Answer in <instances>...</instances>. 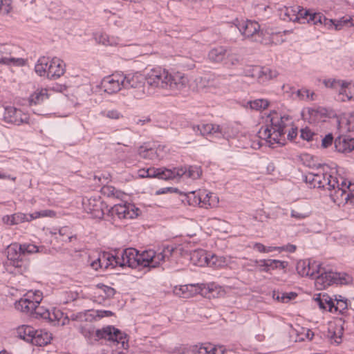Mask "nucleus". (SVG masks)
<instances>
[{
  "label": "nucleus",
  "instance_id": "1",
  "mask_svg": "<svg viewBox=\"0 0 354 354\" xmlns=\"http://www.w3.org/2000/svg\"><path fill=\"white\" fill-rule=\"evenodd\" d=\"M122 87L131 89L135 98L142 99L149 94V86L165 91V95L176 96L186 88L187 77L175 68H153L147 77L139 73L123 74Z\"/></svg>",
  "mask_w": 354,
  "mask_h": 354
},
{
  "label": "nucleus",
  "instance_id": "2",
  "mask_svg": "<svg viewBox=\"0 0 354 354\" xmlns=\"http://www.w3.org/2000/svg\"><path fill=\"white\" fill-rule=\"evenodd\" d=\"M267 124L259 131V138L265 139L270 145H284L286 128L291 123V118L273 111L268 115Z\"/></svg>",
  "mask_w": 354,
  "mask_h": 354
},
{
  "label": "nucleus",
  "instance_id": "3",
  "mask_svg": "<svg viewBox=\"0 0 354 354\" xmlns=\"http://www.w3.org/2000/svg\"><path fill=\"white\" fill-rule=\"evenodd\" d=\"M340 177L342 176L337 174L333 175L330 168L328 165H319L314 171L305 176L304 180L310 188H322L331 193L339 186Z\"/></svg>",
  "mask_w": 354,
  "mask_h": 354
},
{
  "label": "nucleus",
  "instance_id": "4",
  "mask_svg": "<svg viewBox=\"0 0 354 354\" xmlns=\"http://www.w3.org/2000/svg\"><path fill=\"white\" fill-rule=\"evenodd\" d=\"M42 300V293L39 291H30L24 295L15 303V308L33 318L48 320L50 311L45 307L40 306Z\"/></svg>",
  "mask_w": 354,
  "mask_h": 354
},
{
  "label": "nucleus",
  "instance_id": "5",
  "mask_svg": "<svg viewBox=\"0 0 354 354\" xmlns=\"http://www.w3.org/2000/svg\"><path fill=\"white\" fill-rule=\"evenodd\" d=\"M149 178L171 180L177 178L198 179L201 175V169L197 166H180L167 169L165 167L149 169Z\"/></svg>",
  "mask_w": 354,
  "mask_h": 354
},
{
  "label": "nucleus",
  "instance_id": "6",
  "mask_svg": "<svg viewBox=\"0 0 354 354\" xmlns=\"http://www.w3.org/2000/svg\"><path fill=\"white\" fill-rule=\"evenodd\" d=\"M174 251V248L170 245L165 246L161 250L157 252L149 250L139 253L138 251V260H139L140 266L158 267L161 263L169 261Z\"/></svg>",
  "mask_w": 354,
  "mask_h": 354
},
{
  "label": "nucleus",
  "instance_id": "7",
  "mask_svg": "<svg viewBox=\"0 0 354 354\" xmlns=\"http://www.w3.org/2000/svg\"><path fill=\"white\" fill-rule=\"evenodd\" d=\"M19 244H10L7 248L6 270L14 274H24L29 268V263L23 259Z\"/></svg>",
  "mask_w": 354,
  "mask_h": 354
},
{
  "label": "nucleus",
  "instance_id": "8",
  "mask_svg": "<svg viewBox=\"0 0 354 354\" xmlns=\"http://www.w3.org/2000/svg\"><path fill=\"white\" fill-rule=\"evenodd\" d=\"M351 281V277L345 272L322 270L320 274L316 277L315 285L319 289H325L333 284L346 285Z\"/></svg>",
  "mask_w": 354,
  "mask_h": 354
},
{
  "label": "nucleus",
  "instance_id": "9",
  "mask_svg": "<svg viewBox=\"0 0 354 354\" xmlns=\"http://www.w3.org/2000/svg\"><path fill=\"white\" fill-rule=\"evenodd\" d=\"M107 259L113 267L119 266L137 268L140 266L139 260H138V250L132 248L124 249L115 256L109 255Z\"/></svg>",
  "mask_w": 354,
  "mask_h": 354
},
{
  "label": "nucleus",
  "instance_id": "10",
  "mask_svg": "<svg viewBox=\"0 0 354 354\" xmlns=\"http://www.w3.org/2000/svg\"><path fill=\"white\" fill-rule=\"evenodd\" d=\"M235 26L245 38H251L256 42H263V31L260 30V25L257 21L250 20L240 21L236 19Z\"/></svg>",
  "mask_w": 354,
  "mask_h": 354
},
{
  "label": "nucleus",
  "instance_id": "11",
  "mask_svg": "<svg viewBox=\"0 0 354 354\" xmlns=\"http://www.w3.org/2000/svg\"><path fill=\"white\" fill-rule=\"evenodd\" d=\"M340 180L339 186L333 192L329 194L330 197L335 203L338 205L349 203L354 205V194L347 192L352 185L351 183L349 181L347 183V180L344 177H340Z\"/></svg>",
  "mask_w": 354,
  "mask_h": 354
},
{
  "label": "nucleus",
  "instance_id": "12",
  "mask_svg": "<svg viewBox=\"0 0 354 354\" xmlns=\"http://www.w3.org/2000/svg\"><path fill=\"white\" fill-rule=\"evenodd\" d=\"M96 336L100 339H107L117 344H121L124 348L127 344V335L113 326H107L96 330Z\"/></svg>",
  "mask_w": 354,
  "mask_h": 354
},
{
  "label": "nucleus",
  "instance_id": "13",
  "mask_svg": "<svg viewBox=\"0 0 354 354\" xmlns=\"http://www.w3.org/2000/svg\"><path fill=\"white\" fill-rule=\"evenodd\" d=\"M3 120L7 123L19 126L22 124H30V117L27 113L14 106L5 109Z\"/></svg>",
  "mask_w": 354,
  "mask_h": 354
},
{
  "label": "nucleus",
  "instance_id": "14",
  "mask_svg": "<svg viewBox=\"0 0 354 354\" xmlns=\"http://www.w3.org/2000/svg\"><path fill=\"white\" fill-rule=\"evenodd\" d=\"M205 287L203 283H189L176 286L173 289V292L178 297L189 298L198 294L203 295Z\"/></svg>",
  "mask_w": 354,
  "mask_h": 354
},
{
  "label": "nucleus",
  "instance_id": "15",
  "mask_svg": "<svg viewBox=\"0 0 354 354\" xmlns=\"http://www.w3.org/2000/svg\"><path fill=\"white\" fill-rule=\"evenodd\" d=\"M139 211L132 203L116 204L111 209L112 214L117 215L119 218H136Z\"/></svg>",
  "mask_w": 354,
  "mask_h": 354
},
{
  "label": "nucleus",
  "instance_id": "16",
  "mask_svg": "<svg viewBox=\"0 0 354 354\" xmlns=\"http://www.w3.org/2000/svg\"><path fill=\"white\" fill-rule=\"evenodd\" d=\"M123 73L112 74L102 81L104 91L109 94L115 93L122 87Z\"/></svg>",
  "mask_w": 354,
  "mask_h": 354
},
{
  "label": "nucleus",
  "instance_id": "17",
  "mask_svg": "<svg viewBox=\"0 0 354 354\" xmlns=\"http://www.w3.org/2000/svg\"><path fill=\"white\" fill-rule=\"evenodd\" d=\"M192 128L196 135L203 136L212 134L215 135L216 137H221L225 134L222 127L214 124H194Z\"/></svg>",
  "mask_w": 354,
  "mask_h": 354
},
{
  "label": "nucleus",
  "instance_id": "18",
  "mask_svg": "<svg viewBox=\"0 0 354 354\" xmlns=\"http://www.w3.org/2000/svg\"><path fill=\"white\" fill-rule=\"evenodd\" d=\"M278 74L276 68H252L247 75L256 78L260 83H265L276 77Z\"/></svg>",
  "mask_w": 354,
  "mask_h": 354
},
{
  "label": "nucleus",
  "instance_id": "19",
  "mask_svg": "<svg viewBox=\"0 0 354 354\" xmlns=\"http://www.w3.org/2000/svg\"><path fill=\"white\" fill-rule=\"evenodd\" d=\"M83 205L85 210L93 216L102 218L104 216L103 204L100 198H90L83 201Z\"/></svg>",
  "mask_w": 354,
  "mask_h": 354
},
{
  "label": "nucleus",
  "instance_id": "20",
  "mask_svg": "<svg viewBox=\"0 0 354 354\" xmlns=\"http://www.w3.org/2000/svg\"><path fill=\"white\" fill-rule=\"evenodd\" d=\"M343 331L344 328L341 322L331 323L329 324L326 337L331 344L338 345L342 341Z\"/></svg>",
  "mask_w": 354,
  "mask_h": 354
},
{
  "label": "nucleus",
  "instance_id": "21",
  "mask_svg": "<svg viewBox=\"0 0 354 354\" xmlns=\"http://www.w3.org/2000/svg\"><path fill=\"white\" fill-rule=\"evenodd\" d=\"M335 148L340 153L354 151V138L348 136H339L334 141Z\"/></svg>",
  "mask_w": 354,
  "mask_h": 354
},
{
  "label": "nucleus",
  "instance_id": "22",
  "mask_svg": "<svg viewBox=\"0 0 354 354\" xmlns=\"http://www.w3.org/2000/svg\"><path fill=\"white\" fill-rule=\"evenodd\" d=\"M344 85L339 89L338 100L348 102L354 100V82L344 81Z\"/></svg>",
  "mask_w": 354,
  "mask_h": 354
},
{
  "label": "nucleus",
  "instance_id": "23",
  "mask_svg": "<svg viewBox=\"0 0 354 354\" xmlns=\"http://www.w3.org/2000/svg\"><path fill=\"white\" fill-rule=\"evenodd\" d=\"M31 344L37 346H44L52 340V334L45 330H36Z\"/></svg>",
  "mask_w": 354,
  "mask_h": 354
},
{
  "label": "nucleus",
  "instance_id": "24",
  "mask_svg": "<svg viewBox=\"0 0 354 354\" xmlns=\"http://www.w3.org/2000/svg\"><path fill=\"white\" fill-rule=\"evenodd\" d=\"M193 354H223L221 347H216L210 344L195 345L192 348Z\"/></svg>",
  "mask_w": 354,
  "mask_h": 354
},
{
  "label": "nucleus",
  "instance_id": "25",
  "mask_svg": "<svg viewBox=\"0 0 354 354\" xmlns=\"http://www.w3.org/2000/svg\"><path fill=\"white\" fill-rule=\"evenodd\" d=\"M298 12H299V6L284 7L279 10V15L284 21H296L298 19L297 17Z\"/></svg>",
  "mask_w": 354,
  "mask_h": 354
},
{
  "label": "nucleus",
  "instance_id": "26",
  "mask_svg": "<svg viewBox=\"0 0 354 354\" xmlns=\"http://www.w3.org/2000/svg\"><path fill=\"white\" fill-rule=\"evenodd\" d=\"M35 329L29 325H22L17 328V336L27 342H30L32 340Z\"/></svg>",
  "mask_w": 354,
  "mask_h": 354
},
{
  "label": "nucleus",
  "instance_id": "27",
  "mask_svg": "<svg viewBox=\"0 0 354 354\" xmlns=\"http://www.w3.org/2000/svg\"><path fill=\"white\" fill-rule=\"evenodd\" d=\"M315 301L319 305V308L323 310H328L330 312H333V307H335V301L330 297L329 295H319L316 299Z\"/></svg>",
  "mask_w": 354,
  "mask_h": 354
},
{
  "label": "nucleus",
  "instance_id": "28",
  "mask_svg": "<svg viewBox=\"0 0 354 354\" xmlns=\"http://www.w3.org/2000/svg\"><path fill=\"white\" fill-rule=\"evenodd\" d=\"M62 65L66 66L64 61L57 57L50 58L44 56L38 59L35 66H62Z\"/></svg>",
  "mask_w": 354,
  "mask_h": 354
},
{
  "label": "nucleus",
  "instance_id": "29",
  "mask_svg": "<svg viewBox=\"0 0 354 354\" xmlns=\"http://www.w3.org/2000/svg\"><path fill=\"white\" fill-rule=\"evenodd\" d=\"M27 214L21 212H17L12 215H6L3 217V221L10 225L27 222Z\"/></svg>",
  "mask_w": 354,
  "mask_h": 354
},
{
  "label": "nucleus",
  "instance_id": "30",
  "mask_svg": "<svg viewBox=\"0 0 354 354\" xmlns=\"http://www.w3.org/2000/svg\"><path fill=\"white\" fill-rule=\"evenodd\" d=\"M78 297L79 294L76 291L64 290L58 294L57 301L59 304H66L71 301L76 300Z\"/></svg>",
  "mask_w": 354,
  "mask_h": 354
},
{
  "label": "nucleus",
  "instance_id": "31",
  "mask_svg": "<svg viewBox=\"0 0 354 354\" xmlns=\"http://www.w3.org/2000/svg\"><path fill=\"white\" fill-rule=\"evenodd\" d=\"M209 253L203 250H195L191 254V261L198 266H204L208 261Z\"/></svg>",
  "mask_w": 354,
  "mask_h": 354
},
{
  "label": "nucleus",
  "instance_id": "32",
  "mask_svg": "<svg viewBox=\"0 0 354 354\" xmlns=\"http://www.w3.org/2000/svg\"><path fill=\"white\" fill-rule=\"evenodd\" d=\"M138 153L140 157L145 159L154 160L161 159L163 158V155L159 154L157 151H155L152 148H147L144 146H141L138 149Z\"/></svg>",
  "mask_w": 354,
  "mask_h": 354
},
{
  "label": "nucleus",
  "instance_id": "33",
  "mask_svg": "<svg viewBox=\"0 0 354 354\" xmlns=\"http://www.w3.org/2000/svg\"><path fill=\"white\" fill-rule=\"evenodd\" d=\"M226 53V49L223 46H218L212 48L208 54L209 59L214 62H222Z\"/></svg>",
  "mask_w": 354,
  "mask_h": 354
},
{
  "label": "nucleus",
  "instance_id": "34",
  "mask_svg": "<svg viewBox=\"0 0 354 354\" xmlns=\"http://www.w3.org/2000/svg\"><path fill=\"white\" fill-rule=\"evenodd\" d=\"M267 268H261V272H269L275 269H284L288 265L287 261L277 259H267Z\"/></svg>",
  "mask_w": 354,
  "mask_h": 354
},
{
  "label": "nucleus",
  "instance_id": "35",
  "mask_svg": "<svg viewBox=\"0 0 354 354\" xmlns=\"http://www.w3.org/2000/svg\"><path fill=\"white\" fill-rule=\"evenodd\" d=\"M333 22V19H328L320 12H314L311 10L310 15L308 18V23L314 25L324 24L328 26L329 23Z\"/></svg>",
  "mask_w": 354,
  "mask_h": 354
},
{
  "label": "nucleus",
  "instance_id": "36",
  "mask_svg": "<svg viewBox=\"0 0 354 354\" xmlns=\"http://www.w3.org/2000/svg\"><path fill=\"white\" fill-rule=\"evenodd\" d=\"M27 60L22 58H15L11 56L3 57L0 55V64L7 66H23L27 64Z\"/></svg>",
  "mask_w": 354,
  "mask_h": 354
},
{
  "label": "nucleus",
  "instance_id": "37",
  "mask_svg": "<svg viewBox=\"0 0 354 354\" xmlns=\"http://www.w3.org/2000/svg\"><path fill=\"white\" fill-rule=\"evenodd\" d=\"M333 26L337 30H341L343 26H354V19L349 16H344L338 20L333 19V22L328 24V26Z\"/></svg>",
  "mask_w": 354,
  "mask_h": 354
},
{
  "label": "nucleus",
  "instance_id": "38",
  "mask_svg": "<svg viewBox=\"0 0 354 354\" xmlns=\"http://www.w3.org/2000/svg\"><path fill=\"white\" fill-rule=\"evenodd\" d=\"M48 97L46 89L37 90L30 95L29 103L30 105L40 104L46 99H48Z\"/></svg>",
  "mask_w": 354,
  "mask_h": 354
},
{
  "label": "nucleus",
  "instance_id": "39",
  "mask_svg": "<svg viewBox=\"0 0 354 354\" xmlns=\"http://www.w3.org/2000/svg\"><path fill=\"white\" fill-rule=\"evenodd\" d=\"M95 40L97 43L104 46H115L119 45L120 39L118 37H111L106 34H100L95 36Z\"/></svg>",
  "mask_w": 354,
  "mask_h": 354
},
{
  "label": "nucleus",
  "instance_id": "40",
  "mask_svg": "<svg viewBox=\"0 0 354 354\" xmlns=\"http://www.w3.org/2000/svg\"><path fill=\"white\" fill-rule=\"evenodd\" d=\"M109 255V254H103L102 256H100L97 259L91 263V267L95 270H97L99 268L103 267L106 268L109 266H111L110 261L107 259Z\"/></svg>",
  "mask_w": 354,
  "mask_h": 354
},
{
  "label": "nucleus",
  "instance_id": "41",
  "mask_svg": "<svg viewBox=\"0 0 354 354\" xmlns=\"http://www.w3.org/2000/svg\"><path fill=\"white\" fill-rule=\"evenodd\" d=\"M310 265V260L304 259L300 260L297 263V272L301 276L309 275V267Z\"/></svg>",
  "mask_w": 354,
  "mask_h": 354
},
{
  "label": "nucleus",
  "instance_id": "42",
  "mask_svg": "<svg viewBox=\"0 0 354 354\" xmlns=\"http://www.w3.org/2000/svg\"><path fill=\"white\" fill-rule=\"evenodd\" d=\"M100 115L110 120H120L123 118L122 113L117 109H106L101 111Z\"/></svg>",
  "mask_w": 354,
  "mask_h": 354
},
{
  "label": "nucleus",
  "instance_id": "43",
  "mask_svg": "<svg viewBox=\"0 0 354 354\" xmlns=\"http://www.w3.org/2000/svg\"><path fill=\"white\" fill-rule=\"evenodd\" d=\"M252 109L261 111L266 109L269 106V102L265 99H257L248 102Z\"/></svg>",
  "mask_w": 354,
  "mask_h": 354
},
{
  "label": "nucleus",
  "instance_id": "44",
  "mask_svg": "<svg viewBox=\"0 0 354 354\" xmlns=\"http://www.w3.org/2000/svg\"><path fill=\"white\" fill-rule=\"evenodd\" d=\"M295 95L300 100H314L315 93L306 88L295 90Z\"/></svg>",
  "mask_w": 354,
  "mask_h": 354
},
{
  "label": "nucleus",
  "instance_id": "45",
  "mask_svg": "<svg viewBox=\"0 0 354 354\" xmlns=\"http://www.w3.org/2000/svg\"><path fill=\"white\" fill-rule=\"evenodd\" d=\"M101 192L103 195L110 198H120L121 192L117 190L114 187L106 185L104 186L101 189Z\"/></svg>",
  "mask_w": 354,
  "mask_h": 354
},
{
  "label": "nucleus",
  "instance_id": "46",
  "mask_svg": "<svg viewBox=\"0 0 354 354\" xmlns=\"http://www.w3.org/2000/svg\"><path fill=\"white\" fill-rule=\"evenodd\" d=\"M64 314L60 310L53 308V310L50 311V316L48 320L50 322L54 323V324H59L62 319L64 318Z\"/></svg>",
  "mask_w": 354,
  "mask_h": 354
},
{
  "label": "nucleus",
  "instance_id": "47",
  "mask_svg": "<svg viewBox=\"0 0 354 354\" xmlns=\"http://www.w3.org/2000/svg\"><path fill=\"white\" fill-rule=\"evenodd\" d=\"M47 79L55 80L65 73L64 68H48Z\"/></svg>",
  "mask_w": 354,
  "mask_h": 354
},
{
  "label": "nucleus",
  "instance_id": "48",
  "mask_svg": "<svg viewBox=\"0 0 354 354\" xmlns=\"http://www.w3.org/2000/svg\"><path fill=\"white\" fill-rule=\"evenodd\" d=\"M217 83L216 79L212 75H205L201 77L199 84L202 87H212L215 86Z\"/></svg>",
  "mask_w": 354,
  "mask_h": 354
},
{
  "label": "nucleus",
  "instance_id": "49",
  "mask_svg": "<svg viewBox=\"0 0 354 354\" xmlns=\"http://www.w3.org/2000/svg\"><path fill=\"white\" fill-rule=\"evenodd\" d=\"M53 212L51 210H42L35 212L32 214H27V222H30L39 217L51 216L53 214Z\"/></svg>",
  "mask_w": 354,
  "mask_h": 354
},
{
  "label": "nucleus",
  "instance_id": "50",
  "mask_svg": "<svg viewBox=\"0 0 354 354\" xmlns=\"http://www.w3.org/2000/svg\"><path fill=\"white\" fill-rule=\"evenodd\" d=\"M242 64L241 56L236 53H231L225 59L224 64L237 65Z\"/></svg>",
  "mask_w": 354,
  "mask_h": 354
},
{
  "label": "nucleus",
  "instance_id": "51",
  "mask_svg": "<svg viewBox=\"0 0 354 354\" xmlns=\"http://www.w3.org/2000/svg\"><path fill=\"white\" fill-rule=\"evenodd\" d=\"M344 81L342 80L329 79L324 81V84L326 87L337 90L339 93V89L344 85Z\"/></svg>",
  "mask_w": 354,
  "mask_h": 354
},
{
  "label": "nucleus",
  "instance_id": "52",
  "mask_svg": "<svg viewBox=\"0 0 354 354\" xmlns=\"http://www.w3.org/2000/svg\"><path fill=\"white\" fill-rule=\"evenodd\" d=\"M20 252L22 257L26 254H33L38 252V248L37 245L30 243L19 244Z\"/></svg>",
  "mask_w": 354,
  "mask_h": 354
},
{
  "label": "nucleus",
  "instance_id": "53",
  "mask_svg": "<svg viewBox=\"0 0 354 354\" xmlns=\"http://www.w3.org/2000/svg\"><path fill=\"white\" fill-rule=\"evenodd\" d=\"M310 13V10L304 9L299 6V12H298V15H297L298 19H297L296 21L301 24H304L306 21L308 23V18H309Z\"/></svg>",
  "mask_w": 354,
  "mask_h": 354
},
{
  "label": "nucleus",
  "instance_id": "54",
  "mask_svg": "<svg viewBox=\"0 0 354 354\" xmlns=\"http://www.w3.org/2000/svg\"><path fill=\"white\" fill-rule=\"evenodd\" d=\"M300 137L306 141H312L314 140V137L317 135L309 127H305L300 131Z\"/></svg>",
  "mask_w": 354,
  "mask_h": 354
},
{
  "label": "nucleus",
  "instance_id": "55",
  "mask_svg": "<svg viewBox=\"0 0 354 354\" xmlns=\"http://www.w3.org/2000/svg\"><path fill=\"white\" fill-rule=\"evenodd\" d=\"M309 277H317V274H320L322 268H321L320 264L315 261H310V265L309 267Z\"/></svg>",
  "mask_w": 354,
  "mask_h": 354
},
{
  "label": "nucleus",
  "instance_id": "56",
  "mask_svg": "<svg viewBox=\"0 0 354 354\" xmlns=\"http://www.w3.org/2000/svg\"><path fill=\"white\" fill-rule=\"evenodd\" d=\"M334 301L335 307H333V312L343 313V311L347 308L346 299H338L336 298Z\"/></svg>",
  "mask_w": 354,
  "mask_h": 354
},
{
  "label": "nucleus",
  "instance_id": "57",
  "mask_svg": "<svg viewBox=\"0 0 354 354\" xmlns=\"http://www.w3.org/2000/svg\"><path fill=\"white\" fill-rule=\"evenodd\" d=\"M310 215V212L306 211H299L297 209H291L290 216L294 218L298 221L305 219L309 217Z\"/></svg>",
  "mask_w": 354,
  "mask_h": 354
},
{
  "label": "nucleus",
  "instance_id": "58",
  "mask_svg": "<svg viewBox=\"0 0 354 354\" xmlns=\"http://www.w3.org/2000/svg\"><path fill=\"white\" fill-rule=\"evenodd\" d=\"M279 295L281 303H288L290 301L295 299L297 294L295 292H283L279 291Z\"/></svg>",
  "mask_w": 354,
  "mask_h": 354
},
{
  "label": "nucleus",
  "instance_id": "59",
  "mask_svg": "<svg viewBox=\"0 0 354 354\" xmlns=\"http://www.w3.org/2000/svg\"><path fill=\"white\" fill-rule=\"evenodd\" d=\"M97 287L99 289L104 293V297L107 298L113 297L115 293V290L113 288L104 285L98 284Z\"/></svg>",
  "mask_w": 354,
  "mask_h": 354
},
{
  "label": "nucleus",
  "instance_id": "60",
  "mask_svg": "<svg viewBox=\"0 0 354 354\" xmlns=\"http://www.w3.org/2000/svg\"><path fill=\"white\" fill-rule=\"evenodd\" d=\"M12 9L11 0H0V13L7 15Z\"/></svg>",
  "mask_w": 354,
  "mask_h": 354
},
{
  "label": "nucleus",
  "instance_id": "61",
  "mask_svg": "<svg viewBox=\"0 0 354 354\" xmlns=\"http://www.w3.org/2000/svg\"><path fill=\"white\" fill-rule=\"evenodd\" d=\"M205 285L203 294H206L207 292L213 293L214 292H217L218 294L221 290V287L215 283H203Z\"/></svg>",
  "mask_w": 354,
  "mask_h": 354
},
{
  "label": "nucleus",
  "instance_id": "62",
  "mask_svg": "<svg viewBox=\"0 0 354 354\" xmlns=\"http://www.w3.org/2000/svg\"><path fill=\"white\" fill-rule=\"evenodd\" d=\"M334 138L333 136V134L329 133L326 134L322 139V144L321 146L324 149H326L328 147L331 146L333 143L334 142Z\"/></svg>",
  "mask_w": 354,
  "mask_h": 354
},
{
  "label": "nucleus",
  "instance_id": "63",
  "mask_svg": "<svg viewBox=\"0 0 354 354\" xmlns=\"http://www.w3.org/2000/svg\"><path fill=\"white\" fill-rule=\"evenodd\" d=\"M68 232V228L67 227H62L59 230V235L63 237L62 239V241H65V242H71V241L73 236L72 235H68L67 234Z\"/></svg>",
  "mask_w": 354,
  "mask_h": 354
},
{
  "label": "nucleus",
  "instance_id": "64",
  "mask_svg": "<svg viewBox=\"0 0 354 354\" xmlns=\"http://www.w3.org/2000/svg\"><path fill=\"white\" fill-rule=\"evenodd\" d=\"M218 256L214 254L209 253L208 261H207L206 266L217 268Z\"/></svg>",
  "mask_w": 354,
  "mask_h": 354
}]
</instances>
